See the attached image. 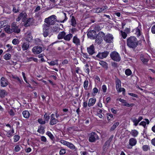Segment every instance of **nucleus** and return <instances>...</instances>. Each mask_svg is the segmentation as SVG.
I'll return each instance as SVG.
<instances>
[{
    "label": "nucleus",
    "mask_w": 155,
    "mask_h": 155,
    "mask_svg": "<svg viewBox=\"0 0 155 155\" xmlns=\"http://www.w3.org/2000/svg\"><path fill=\"white\" fill-rule=\"evenodd\" d=\"M127 46L131 48H135L138 45L137 38L134 36H131L127 38Z\"/></svg>",
    "instance_id": "obj_1"
},
{
    "label": "nucleus",
    "mask_w": 155,
    "mask_h": 155,
    "mask_svg": "<svg viewBox=\"0 0 155 155\" xmlns=\"http://www.w3.org/2000/svg\"><path fill=\"white\" fill-rule=\"evenodd\" d=\"M56 21L60 22L59 20H57L56 16L54 15H52L45 18L44 20V22L46 23L45 24H47L50 26L51 25H53Z\"/></svg>",
    "instance_id": "obj_2"
},
{
    "label": "nucleus",
    "mask_w": 155,
    "mask_h": 155,
    "mask_svg": "<svg viewBox=\"0 0 155 155\" xmlns=\"http://www.w3.org/2000/svg\"><path fill=\"white\" fill-rule=\"evenodd\" d=\"M42 27L43 35L45 37H46L51 33V29L50 26L47 24H44L43 25Z\"/></svg>",
    "instance_id": "obj_3"
},
{
    "label": "nucleus",
    "mask_w": 155,
    "mask_h": 155,
    "mask_svg": "<svg viewBox=\"0 0 155 155\" xmlns=\"http://www.w3.org/2000/svg\"><path fill=\"white\" fill-rule=\"evenodd\" d=\"M110 56L111 58L114 61L117 62L119 61L120 60V57L119 54L116 51L111 52Z\"/></svg>",
    "instance_id": "obj_4"
},
{
    "label": "nucleus",
    "mask_w": 155,
    "mask_h": 155,
    "mask_svg": "<svg viewBox=\"0 0 155 155\" xmlns=\"http://www.w3.org/2000/svg\"><path fill=\"white\" fill-rule=\"evenodd\" d=\"M104 34L102 31L100 32L96 37V42L98 44H101L103 40V38L104 37Z\"/></svg>",
    "instance_id": "obj_5"
},
{
    "label": "nucleus",
    "mask_w": 155,
    "mask_h": 155,
    "mask_svg": "<svg viewBox=\"0 0 155 155\" xmlns=\"http://www.w3.org/2000/svg\"><path fill=\"white\" fill-rule=\"evenodd\" d=\"M99 139V137L95 132H92L90 135L89 141L91 142H94L97 140Z\"/></svg>",
    "instance_id": "obj_6"
},
{
    "label": "nucleus",
    "mask_w": 155,
    "mask_h": 155,
    "mask_svg": "<svg viewBox=\"0 0 155 155\" xmlns=\"http://www.w3.org/2000/svg\"><path fill=\"white\" fill-rule=\"evenodd\" d=\"M42 51V48L38 46H35L32 49L33 53L35 54H38Z\"/></svg>",
    "instance_id": "obj_7"
},
{
    "label": "nucleus",
    "mask_w": 155,
    "mask_h": 155,
    "mask_svg": "<svg viewBox=\"0 0 155 155\" xmlns=\"http://www.w3.org/2000/svg\"><path fill=\"white\" fill-rule=\"evenodd\" d=\"M113 38L112 35L108 34L104 37V40L106 43H110L112 42Z\"/></svg>",
    "instance_id": "obj_8"
},
{
    "label": "nucleus",
    "mask_w": 155,
    "mask_h": 155,
    "mask_svg": "<svg viewBox=\"0 0 155 155\" xmlns=\"http://www.w3.org/2000/svg\"><path fill=\"white\" fill-rule=\"evenodd\" d=\"M11 28L12 29V32H14L16 33H19L20 32L21 30L18 28V26L17 25L16 22H14L12 25Z\"/></svg>",
    "instance_id": "obj_9"
},
{
    "label": "nucleus",
    "mask_w": 155,
    "mask_h": 155,
    "mask_svg": "<svg viewBox=\"0 0 155 155\" xmlns=\"http://www.w3.org/2000/svg\"><path fill=\"white\" fill-rule=\"evenodd\" d=\"M109 54L108 51H106L102 52H99L97 55L96 57L100 59H103L107 57Z\"/></svg>",
    "instance_id": "obj_10"
},
{
    "label": "nucleus",
    "mask_w": 155,
    "mask_h": 155,
    "mask_svg": "<svg viewBox=\"0 0 155 155\" xmlns=\"http://www.w3.org/2000/svg\"><path fill=\"white\" fill-rule=\"evenodd\" d=\"M96 33L95 30H92L89 31L87 33V35L88 38L94 39L96 38Z\"/></svg>",
    "instance_id": "obj_11"
},
{
    "label": "nucleus",
    "mask_w": 155,
    "mask_h": 155,
    "mask_svg": "<svg viewBox=\"0 0 155 155\" xmlns=\"http://www.w3.org/2000/svg\"><path fill=\"white\" fill-rule=\"evenodd\" d=\"M0 81L1 86L3 87H6L9 84L7 79L3 77L1 78Z\"/></svg>",
    "instance_id": "obj_12"
},
{
    "label": "nucleus",
    "mask_w": 155,
    "mask_h": 155,
    "mask_svg": "<svg viewBox=\"0 0 155 155\" xmlns=\"http://www.w3.org/2000/svg\"><path fill=\"white\" fill-rule=\"evenodd\" d=\"M107 8V7L106 6H104L101 8H97L95 11V12L97 13L104 12L106 11Z\"/></svg>",
    "instance_id": "obj_13"
},
{
    "label": "nucleus",
    "mask_w": 155,
    "mask_h": 155,
    "mask_svg": "<svg viewBox=\"0 0 155 155\" xmlns=\"http://www.w3.org/2000/svg\"><path fill=\"white\" fill-rule=\"evenodd\" d=\"M32 37L30 32H27L25 34V39L28 42H30L32 40Z\"/></svg>",
    "instance_id": "obj_14"
},
{
    "label": "nucleus",
    "mask_w": 155,
    "mask_h": 155,
    "mask_svg": "<svg viewBox=\"0 0 155 155\" xmlns=\"http://www.w3.org/2000/svg\"><path fill=\"white\" fill-rule=\"evenodd\" d=\"M140 58L143 63L145 64H146L149 60L147 55L143 54H141L140 55Z\"/></svg>",
    "instance_id": "obj_15"
},
{
    "label": "nucleus",
    "mask_w": 155,
    "mask_h": 155,
    "mask_svg": "<svg viewBox=\"0 0 155 155\" xmlns=\"http://www.w3.org/2000/svg\"><path fill=\"white\" fill-rule=\"evenodd\" d=\"M73 42L76 45H80V39L78 38L77 35L73 37Z\"/></svg>",
    "instance_id": "obj_16"
},
{
    "label": "nucleus",
    "mask_w": 155,
    "mask_h": 155,
    "mask_svg": "<svg viewBox=\"0 0 155 155\" xmlns=\"http://www.w3.org/2000/svg\"><path fill=\"white\" fill-rule=\"evenodd\" d=\"M33 19L32 18H29L24 23V26L27 27L30 26L32 25L33 23Z\"/></svg>",
    "instance_id": "obj_17"
},
{
    "label": "nucleus",
    "mask_w": 155,
    "mask_h": 155,
    "mask_svg": "<svg viewBox=\"0 0 155 155\" xmlns=\"http://www.w3.org/2000/svg\"><path fill=\"white\" fill-rule=\"evenodd\" d=\"M113 137V135H111L108 140L105 142L104 145L103 147L104 149L105 148L104 147L106 148L107 147H108L110 145V142L112 140Z\"/></svg>",
    "instance_id": "obj_18"
},
{
    "label": "nucleus",
    "mask_w": 155,
    "mask_h": 155,
    "mask_svg": "<svg viewBox=\"0 0 155 155\" xmlns=\"http://www.w3.org/2000/svg\"><path fill=\"white\" fill-rule=\"evenodd\" d=\"M87 52L91 55H92L94 53V49L93 45H92L87 48Z\"/></svg>",
    "instance_id": "obj_19"
},
{
    "label": "nucleus",
    "mask_w": 155,
    "mask_h": 155,
    "mask_svg": "<svg viewBox=\"0 0 155 155\" xmlns=\"http://www.w3.org/2000/svg\"><path fill=\"white\" fill-rule=\"evenodd\" d=\"M96 101V100L95 98H91L89 100L88 104V106L89 107L93 106L95 104Z\"/></svg>",
    "instance_id": "obj_20"
},
{
    "label": "nucleus",
    "mask_w": 155,
    "mask_h": 155,
    "mask_svg": "<svg viewBox=\"0 0 155 155\" xmlns=\"http://www.w3.org/2000/svg\"><path fill=\"white\" fill-rule=\"evenodd\" d=\"M66 33L64 31L60 32L59 33L57 36L58 39L59 40L64 39Z\"/></svg>",
    "instance_id": "obj_21"
},
{
    "label": "nucleus",
    "mask_w": 155,
    "mask_h": 155,
    "mask_svg": "<svg viewBox=\"0 0 155 155\" xmlns=\"http://www.w3.org/2000/svg\"><path fill=\"white\" fill-rule=\"evenodd\" d=\"M7 95V91L4 89H0V98H4Z\"/></svg>",
    "instance_id": "obj_22"
},
{
    "label": "nucleus",
    "mask_w": 155,
    "mask_h": 155,
    "mask_svg": "<svg viewBox=\"0 0 155 155\" xmlns=\"http://www.w3.org/2000/svg\"><path fill=\"white\" fill-rule=\"evenodd\" d=\"M29 46V44L28 42H24L22 45V48L24 51L28 49Z\"/></svg>",
    "instance_id": "obj_23"
},
{
    "label": "nucleus",
    "mask_w": 155,
    "mask_h": 155,
    "mask_svg": "<svg viewBox=\"0 0 155 155\" xmlns=\"http://www.w3.org/2000/svg\"><path fill=\"white\" fill-rule=\"evenodd\" d=\"M137 140L136 139L134 138H131L129 140V145L131 146L135 145L137 143Z\"/></svg>",
    "instance_id": "obj_24"
},
{
    "label": "nucleus",
    "mask_w": 155,
    "mask_h": 155,
    "mask_svg": "<svg viewBox=\"0 0 155 155\" xmlns=\"http://www.w3.org/2000/svg\"><path fill=\"white\" fill-rule=\"evenodd\" d=\"M141 27L138 26L136 28L134 29V30L135 32V34L137 35V36L139 37L140 35V29Z\"/></svg>",
    "instance_id": "obj_25"
},
{
    "label": "nucleus",
    "mask_w": 155,
    "mask_h": 155,
    "mask_svg": "<svg viewBox=\"0 0 155 155\" xmlns=\"http://www.w3.org/2000/svg\"><path fill=\"white\" fill-rule=\"evenodd\" d=\"M121 81L117 78H116L115 80V83H116V89H118L120 87H121Z\"/></svg>",
    "instance_id": "obj_26"
},
{
    "label": "nucleus",
    "mask_w": 155,
    "mask_h": 155,
    "mask_svg": "<svg viewBox=\"0 0 155 155\" xmlns=\"http://www.w3.org/2000/svg\"><path fill=\"white\" fill-rule=\"evenodd\" d=\"M27 16V14L24 12H22L19 15V16L23 21L25 20Z\"/></svg>",
    "instance_id": "obj_27"
},
{
    "label": "nucleus",
    "mask_w": 155,
    "mask_h": 155,
    "mask_svg": "<svg viewBox=\"0 0 155 155\" xmlns=\"http://www.w3.org/2000/svg\"><path fill=\"white\" fill-rule=\"evenodd\" d=\"M22 113L23 117L25 118H28L29 117L30 114L28 111L26 110L23 111Z\"/></svg>",
    "instance_id": "obj_28"
},
{
    "label": "nucleus",
    "mask_w": 155,
    "mask_h": 155,
    "mask_svg": "<svg viewBox=\"0 0 155 155\" xmlns=\"http://www.w3.org/2000/svg\"><path fill=\"white\" fill-rule=\"evenodd\" d=\"M72 34L71 33L69 34L66 35H65L64 39L67 41H69L71 39L72 37Z\"/></svg>",
    "instance_id": "obj_29"
},
{
    "label": "nucleus",
    "mask_w": 155,
    "mask_h": 155,
    "mask_svg": "<svg viewBox=\"0 0 155 155\" xmlns=\"http://www.w3.org/2000/svg\"><path fill=\"white\" fill-rule=\"evenodd\" d=\"M99 64L104 68L107 69L108 64L106 62L104 61H101L99 62Z\"/></svg>",
    "instance_id": "obj_30"
},
{
    "label": "nucleus",
    "mask_w": 155,
    "mask_h": 155,
    "mask_svg": "<svg viewBox=\"0 0 155 155\" xmlns=\"http://www.w3.org/2000/svg\"><path fill=\"white\" fill-rule=\"evenodd\" d=\"M71 25L72 26L75 27L76 24V20L74 16H72L71 20Z\"/></svg>",
    "instance_id": "obj_31"
},
{
    "label": "nucleus",
    "mask_w": 155,
    "mask_h": 155,
    "mask_svg": "<svg viewBox=\"0 0 155 155\" xmlns=\"http://www.w3.org/2000/svg\"><path fill=\"white\" fill-rule=\"evenodd\" d=\"M58 122V121L57 119L55 118L54 119H51L49 124L51 125H54Z\"/></svg>",
    "instance_id": "obj_32"
},
{
    "label": "nucleus",
    "mask_w": 155,
    "mask_h": 155,
    "mask_svg": "<svg viewBox=\"0 0 155 155\" xmlns=\"http://www.w3.org/2000/svg\"><path fill=\"white\" fill-rule=\"evenodd\" d=\"M65 145L72 149H74L75 148V146L73 144L71 143H70L67 141Z\"/></svg>",
    "instance_id": "obj_33"
},
{
    "label": "nucleus",
    "mask_w": 155,
    "mask_h": 155,
    "mask_svg": "<svg viewBox=\"0 0 155 155\" xmlns=\"http://www.w3.org/2000/svg\"><path fill=\"white\" fill-rule=\"evenodd\" d=\"M119 123L118 122H117L114 123L113 125L111 127L110 131L114 130L116 127L119 125Z\"/></svg>",
    "instance_id": "obj_34"
},
{
    "label": "nucleus",
    "mask_w": 155,
    "mask_h": 155,
    "mask_svg": "<svg viewBox=\"0 0 155 155\" xmlns=\"http://www.w3.org/2000/svg\"><path fill=\"white\" fill-rule=\"evenodd\" d=\"M5 31L6 32L8 33H12V28H10V26H7L5 28Z\"/></svg>",
    "instance_id": "obj_35"
},
{
    "label": "nucleus",
    "mask_w": 155,
    "mask_h": 155,
    "mask_svg": "<svg viewBox=\"0 0 155 155\" xmlns=\"http://www.w3.org/2000/svg\"><path fill=\"white\" fill-rule=\"evenodd\" d=\"M14 133V131L13 129H12L11 131L7 132L6 135L9 137H12L13 133Z\"/></svg>",
    "instance_id": "obj_36"
},
{
    "label": "nucleus",
    "mask_w": 155,
    "mask_h": 155,
    "mask_svg": "<svg viewBox=\"0 0 155 155\" xmlns=\"http://www.w3.org/2000/svg\"><path fill=\"white\" fill-rule=\"evenodd\" d=\"M131 120L134 123V125L135 126H137L138 125V123L139 122L138 120L137 119V118L135 117H134L131 118Z\"/></svg>",
    "instance_id": "obj_37"
},
{
    "label": "nucleus",
    "mask_w": 155,
    "mask_h": 155,
    "mask_svg": "<svg viewBox=\"0 0 155 155\" xmlns=\"http://www.w3.org/2000/svg\"><path fill=\"white\" fill-rule=\"evenodd\" d=\"M44 129V127H43L41 126L39 127V128L38 129L37 131L40 133L43 134L45 132Z\"/></svg>",
    "instance_id": "obj_38"
},
{
    "label": "nucleus",
    "mask_w": 155,
    "mask_h": 155,
    "mask_svg": "<svg viewBox=\"0 0 155 155\" xmlns=\"http://www.w3.org/2000/svg\"><path fill=\"white\" fill-rule=\"evenodd\" d=\"M138 134V132L136 130H132L131 131V134L134 137H136L137 136Z\"/></svg>",
    "instance_id": "obj_39"
},
{
    "label": "nucleus",
    "mask_w": 155,
    "mask_h": 155,
    "mask_svg": "<svg viewBox=\"0 0 155 155\" xmlns=\"http://www.w3.org/2000/svg\"><path fill=\"white\" fill-rule=\"evenodd\" d=\"M142 149L144 151H147L150 150V146L147 145H144L143 146Z\"/></svg>",
    "instance_id": "obj_40"
},
{
    "label": "nucleus",
    "mask_w": 155,
    "mask_h": 155,
    "mask_svg": "<svg viewBox=\"0 0 155 155\" xmlns=\"http://www.w3.org/2000/svg\"><path fill=\"white\" fill-rule=\"evenodd\" d=\"M12 77L13 78L17 80L21 84L23 82V81L22 80H21L18 77L13 75H12Z\"/></svg>",
    "instance_id": "obj_41"
},
{
    "label": "nucleus",
    "mask_w": 155,
    "mask_h": 155,
    "mask_svg": "<svg viewBox=\"0 0 155 155\" xmlns=\"http://www.w3.org/2000/svg\"><path fill=\"white\" fill-rule=\"evenodd\" d=\"M11 58V55L9 53L6 54L4 56V58L5 60H9Z\"/></svg>",
    "instance_id": "obj_42"
},
{
    "label": "nucleus",
    "mask_w": 155,
    "mask_h": 155,
    "mask_svg": "<svg viewBox=\"0 0 155 155\" xmlns=\"http://www.w3.org/2000/svg\"><path fill=\"white\" fill-rule=\"evenodd\" d=\"M88 84V82L87 81H85L84 83V87L85 90L87 89V87Z\"/></svg>",
    "instance_id": "obj_43"
},
{
    "label": "nucleus",
    "mask_w": 155,
    "mask_h": 155,
    "mask_svg": "<svg viewBox=\"0 0 155 155\" xmlns=\"http://www.w3.org/2000/svg\"><path fill=\"white\" fill-rule=\"evenodd\" d=\"M132 72L130 69H127L125 71V74L127 76H129L131 74Z\"/></svg>",
    "instance_id": "obj_44"
},
{
    "label": "nucleus",
    "mask_w": 155,
    "mask_h": 155,
    "mask_svg": "<svg viewBox=\"0 0 155 155\" xmlns=\"http://www.w3.org/2000/svg\"><path fill=\"white\" fill-rule=\"evenodd\" d=\"M48 64L54 66L56 64H58V61L55 60L54 61H51V62H48Z\"/></svg>",
    "instance_id": "obj_45"
},
{
    "label": "nucleus",
    "mask_w": 155,
    "mask_h": 155,
    "mask_svg": "<svg viewBox=\"0 0 155 155\" xmlns=\"http://www.w3.org/2000/svg\"><path fill=\"white\" fill-rule=\"evenodd\" d=\"M121 35L122 37L124 38H125L127 37V34L125 32L123 31H120Z\"/></svg>",
    "instance_id": "obj_46"
},
{
    "label": "nucleus",
    "mask_w": 155,
    "mask_h": 155,
    "mask_svg": "<svg viewBox=\"0 0 155 155\" xmlns=\"http://www.w3.org/2000/svg\"><path fill=\"white\" fill-rule=\"evenodd\" d=\"M5 21H2L0 22V28L5 27L6 24Z\"/></svg>",
    "instance_id": "obj_47"
},
{
    "label": "nucleus",
    "mask_w": 155,
    "mask_h": 155,
    "mask_svg": "<svg viewBox=\"0 0 155 155\" xmlns=\"http://www.w3.org/2000/svg\"><path fill=\"white\" fill-rule=\"evenodd\" d=\"M20 137L19 136L15 135L14 136V139L15 142L18 141Z\"/></svg>",
    "instance_id": "obj_48"
},
{
    "label": "nucleus",
    "mask_w": 155,
    "mask_h": 155,
    "mask_svg": "<svg viewBox=\"0 0 155 155\" xmlns=\"http://www.w3.org/2000/svg\"><path fill=\"white\" fill-rule=\"evenodd\" d=\"M38 122L41 124H45V121L42 119L39 118L38 119Z\"/></svg>",
    "instance_id": "obj_49"
},
{
    "label": "nucleus",
    "mask_w": 155,
    "mask_h": 155,
    "mask_svg": "<svg viewBox=\"0 0 155 155\" xmlns=\"http://www.w3.org/2000/svg\"><path fill=\"white\" fill-rule=\"evenodd\" d=\"M35 43L37 44H40V43H41V40L38 38H36L35 39Z\"/></svg>",
    "instance_id": "obj_50"
},
{
    "label": "nucleus",
    "mask_w": 155,
    "mask_h": 155,
    "mask_svg": "<svg viewBox=\"0 0 155 155\" xmlns=\"http://www.w3.org/2000/svg\"><path fill=\"white\" fill-rule=\"evenodd\" d=\"M85 72L88 74L90 72V69L88 68V65L86 64L85 65Z\"/></svg>",
    "instance_id": "obj_51"
},
{
    "label": "nucleus",
    "mask_w": 155,
    "mask_h": 155,
    "mask_svg": "<svg viewBox=\"0 0 155 155\" xmlns=\"http://www.w3.org/2000/svg\"><path fill=\"white\" fill-rule=\"evenodd\" d=\"M63 14L64 16V17H65V18L63 20V21H60V23H64V22L65 21H66L67 19V18L66 16V14L65 13H64V12H63Z\"/></svg>",
    "instance_id": "obj_52"
},
{
    "label": "nucleus",
    "mask_w": 155,
    "mask_h": 155,
    "mask_svg": "<svg viewBox=\"0 0 155 155\" xmlns=\"http://www.w3.org/2000/svg\"><path fill=\"white\" fill-rule=\"evenodd\" d=\"M20 147L19 145L16 146L15 147V152H18L20 150Z\"/></svg>",
    "instance_id": "obj_53"
},
{
    "label": "nucleus",
    "mask_w": 155,
    "mask_h": 155,
    "mask_svg": "<svg viewBox=\"0 0 155 155\" xmlns=\"http://www.w3.org/2000/svg\"><path fill=\"white\" fill-rule=\"evenodd\" d=\"M146 125V122L144 121H142L139 124V125L143 126L144 128H145Z\"/></svg>",
    "instance_id": "obj_54"
},
{
    "label": "nucleus",
    "mask_w": 155,
    "mask_h": 155,
    "mask_svg": "<svg viewBox=\"0 0 155 155\" xmlns=\"http://www.w3.org/2000/svg\"><path fill=\"white\" fill-rule=\"evenodd\" d=\"M60 28L59 27H55L54 28V31L56 33H58L60 32Z\"/></svg>",
    "instance_id": "obj_55"
},
{
    "label": "nucleus",
    "mask_w": 155,
    "mask_h": 155,
    "mask_svg": "<svg viewBox=\"0 0 155 155\" xmlns=\"http://www.w3.org/2000/svg\"><path fill=\"white\" fill-rule=\"evenodd\" d=\"M117 91L119 92H124L125 91V89L123 88H121V87H120L118 89H116Z\"/></svg>",
    "instance_id": "obj_56"
},
{
    "label": "nucleus",
    "mask_w": 155,
    "mask_h": 155,
    "mask_svg": "<svg viewBox=\"0 0 155 155\" xmlns=\"http://www.w3.org/2000/svg\"><path fill=\"white\" fill-rule=\"evenodd\" d=\"M12 43L15 45H16L18 43V41L17 39H14L12 41Z\"/></svg>",
    "instance_id": "obj_57"
},
{
    "label": "nucleus",
    "mask_w": 155,
    "mask_h": 155,
    "mask_svg": "<svg viewBox=\"0 0 155 155\" xmlns=\"http://www.w3.org/2000/svg\"><path fill=\"white\" fill-rule=\"evenodd\" d=\"M44 118L45 120H48L49 119V117L47 114H45L44 115Z\"/></svg>",
    "instance_id": "obj_58"
},
{
    "label": "nucleus",
    "mask_w": 155,
    "mask_h": 155,
    "mask_svg": "<svg viewBox=\"0 0 155 155\" xmlns=\"http://www.w3.org/2000/svg\"><path fill=\"white\" fill-rule=\"evenodd\" d=\"M102 89L103 90V91L104 93H105L106 91L107 87L105 85H103L102 86Z\"/></svg>",
    "instance_id": "obj_59"
},
{
    "label": "nucleus",
    "mask_w": 155,
    "mask_h": 155,
    "mask_svg": "<svg viewBox=\"0 0 155 155\" xmlns=\"http://www.w3.org/2000/svg\"><path fill=\"white\" fill-rule=\"evenodd\" d=\"M59 153L60 155L64 154L66 153V150L64 149H61L60 150Z\"/></svg>",
    "instance_id": "obj_60"
},
{
    "label": "nucleus",
    "mask_w": 155,
    "mask_h": 155,
    "mask_svg": "<svg viewBox=\"0 0 155 155\" xmlns=\"http://www.w3.org/2000/svg\"><path fill=\"white\" fill-rule=\"evenodd\" d=\"M9 114L11 116H13L15 115V113L13 112L12 110H10L8 112Z\"/></svg>",
    "instance_id": "obj_61"
},
{
    "label": "nucleus",
    "mask_w": 155,
    "mask_h": 155,
    "mask_svg": "<svg viewBox=\"0 0 155 155\" xmlns=\"http://www.w3.org/2000/svg\"><path fill=\"white\" fill-rule=\"evenodd\" d=\"M152 32L155 34V25L153 26L151 28Z\"/></svg>",
    "instance_id": "obj_62"
},
{
    "label": "nucleus",
    "mask_w": 155,
    "mask_h": 155,
    "mask_svg": "<svg viewBox=\"0 0 155 155\" xmlns=\"http://www.w3.org/2000/svg\"><path fill=\"white\" fill-rule=\"evenodd\" d=\"M113 117V115L111 114H108V116H107L108 120H110L111 118H112Z\"/></svg>",
    "instance_id": "obj_63"
},
{
    "label": "nucleus",
    "mask_w": 155,
    "mask_h": 155,
    "mask_svg": "<svg viewBox=\"0 0 155 155\" xmlns=\"http://www.w3.org/2000/svg\"><path fill=\"white\" fill-rule=\"evenodd\" d=\"M98 92V89L96 87H95L93 89V92L94 94L97 93Z\"/></svg>",
    "instance_id": "obj_64"
}]
</instances>
